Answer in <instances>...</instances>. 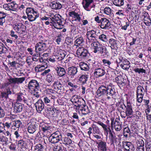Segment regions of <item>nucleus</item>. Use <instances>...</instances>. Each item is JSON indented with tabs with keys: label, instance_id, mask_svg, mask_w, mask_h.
Here are the masks:
<instances>
[{
	"label": "nucleus",
	"instance_id": "obj_35",
	"mask_svg": "<svg viewBox=\"0 0 151 151\" xmlns=\"http://www.w3.org/2000/svg\"><path fill=\"white\" fill-rule=\"evenodd\" d=\"M109 42L111 49H116L117 48V41L116 40L113 38H111L109 39Z\"/></svg>",
	"mask_w": 151,
	"mask_h": 151
},
{
	"label": "nucleus",
	"instance_id": "obj_10",
	"mask_svg": "<svg viewBox=\"0 0 151 151\" xmlns=\"http://www.w3.org/2000/svg\"><path fill=\"white\" fill-rule=\"evenodd\" d=\"M69 16L72 17V21L73 22L75 23V22H80L82 19L81 17L82 16L80 13H79L76 12L75 11H72L69 12Z\"/></svg>",
	"mask_w": 151,
	"mask_h": 151
},
{
	"label": "nucleus",
	"instance_id": "obj_43",
	"mask_svg": "<svg viewBox=\"0 0 151 151\" xmlns=\"http://www.w3.org/2000/svg\"><path fill=\"white\" fill-rule=\"evenodd\" d=\"M79 109L82 114L83 115H86L89 113V110L88 106L86 105Z\"/></svg>",
	"mask_w": 151,
	"mask_h": 151
},
{
	"label": "nucleus",
	"instance_id": "obj_50",
	"mask_svg": "<svg viewBox=\"0 0 151 151\" xmlns=\"http://www.w3.org/2000/svg\"><path fill=\"white\" fill-rule=\"evenodd\" d=\"M99 39L102 42H106L108 41V37L104 34L101 35L99 36Z\"/></svg>",
	"mask_w": 151,
	"mask_h": 151
},
{
	"label": "nucleus",
	"instance_id": "obj_32",
	"mask_svg": "<svg viewBox=\"0 0 151 151\" xmlns=\"http://www.w3.org/2000/svg\"><path fill=\"white\" fill-rule=\"evenodd\" d=\"M39 14L38 12L36 11L34 13L27 17L28 19L30 22H33L39 17Z\"/></svg>",
	"mask_w": 151,
	"mask_h": 151
},
{
	"label": "nucleus",
	"instance_id": "obj_6",
	"mask_svg": "<svg viewBox=\"0 0 151 151\" xmlns=\"http://www.w3.org/2000/svg\"><path fill=\"white\" fill-rule=\"evenodd\" d=\"M25 78L24 77L14 78L10 76L9 78L8 79L9 82L4 83L3 85V87L5 88H6L11 84H22L25 81Z\"/></svg>",
	"mask_w": 151,
	"mask_h": 151
},
{
	"label": "nucleus",
	"instance_id": "obj_12",
	"mask_svg": "<svg viewBox=\"0 0 151 151\" xmlns=\"http://www.w3.org/2000/svg\"><path fill=\"white\" fill-rule=\"evenodd\" d=\"M107 86L102 85L99 87L97 91V95L102 98L106 97Z\"/></svg>",
	"mask_w": 151,
	"mask_h": 151
},
{
	"label": "nucleus",
	"instance_id": "obj_46",
	"mask_svg": "<svg viewBox=\"0 0 151 151\" xmlns=\"http://www.w3.org/2000/svg\"><path fill=\"white\" fill-rule=\"evenodd\" d=\"M131 131L132 134H137L138 129L137 125L134 124L132 123L131 124Z\"/></svg>",
	"mask_w": 151,
	"mask_h": 151
},
{
	"label": "nucleus",
	"instance_id": "obj_42",
	"mask_svg": "<svg viewBox=\"0 0 151 151\" xmlns=\"http://www.w3.org/2000/svg\"><path fill=\"white\" fill-rule=\"evenodd\" d=\"M18 29V32L19 33L24 32L25 30L26 27L21 23L17 24Z\"/></svg>",
	"mask_w": 151,
	"mask_h": 151
},
{
	"label": "nucleus",
	"instance_id": "obj_14",
	"mask_svg": "<svg viewBox=\"0 0 151 151\" xmlns=\"http://www.w3.org/2000/svg\"><path fill=\"white\" fill-rule=\"evenodd\" d=\"M124 107L126 108L125 111L127 115V117H129L130 116H132L133 114V111L132 107L130 101L127 100L126 104H123Z\"/></svg>",
	"mask_w": 151,
	"mask_h": 151
},
{
	"label": "nucleus",
	"instance_id": "obj_18",
	"mask_svg": "<svg viewBox=\"0 0 151 151\" xmlns=\"http://www.w3.org/2000/svg\"><path fill=\"white\" fill-rule=\"evenodd\" d=\"M100 26L101 29H108L111 24L110 21L105 18H101V22Z\"/></svg>",
	"mask_w": 151,
	"mask_h": 151
},
{
	"label": "nucleus",
	"instance_id": "obj_39",
	"mask_svg": "<svg viewBox=\"0 0 151 151\" xmlns=\"http://www.w3.org/2000/svg\"><path fill=\"white\" fill-rule=\"evenodd\" d=\"M79 66L81 70L85 71H88L90 69L89 65L85 63L81 62L80 63Z\"/></svg>",
	"mask_w": 151,
	"mask_h": 151
},
{
	"label": "nucleus",
	"instance_id": "obj_40",
	"mask_svg": "<svg viewBox=\"0 0 151 151\" xmlns=\"http://www.w3.org/2000/svg\"><path fill=\"white\" fill-rule=\"evenodd\" d=\"M53 86L54 88L57 91L62 90L63 89V87L60 82L59 81H55L54 82Z\"/></svg>",
	"mask_w": 151,
	"mask_h": 151
},
{
	"label": "nucleus",
	"instance_id": "obj_63",
	"mask_svg": "<svg viewBox=\"0 0 151 151\" xmlns=\"http://www.w3.org/2000/svg\"><path fill=\"white\" fill-rule=\"evenodd\" d=\"M144 23L146 26H149L151 25V19L150 17L144 19Z\"/></svg>",
	"mask_w": 151,
	"mask_h": 151
},
{
	"label": "nucleus",
	"instance_id": "obj_3",
	"mask_svg": "<svg viewBox=\"0 0 151 151\" xmlns=\"http://www.w3.org/2000/svg\"><path fill=\"white\" fill-rule=\"evenodd\" d=\"M28 88L29 91L37 98L40 97L39 91L40 90L39 83L36 80H31L28 84Z\"/></svg>",
	"mask_w": 151,
	"mask_h": 151
},
{
	"label": "nucleus",
	"instance_id": "obj_34",
	"mask_svg": "<svg viewBox=\"0 0 151 151\" xmlns=\"http://www.w3.org/2000/svg\"><path fill=\"white\" fill-rule=\"evenodd\" d=\"M82 99V98H81L80 96L77 95H75L72 97L70 101L73 105L76 106L80 101V99Z\"/></svg>",
	"mask_w": 151,
	"mask_h": 151
},
{
	"label": "nucleus",
	"instance_id": "obj_38",
	"mask_svg": "<svg viewBox=\"0 0 151 151\" xmlns=\"http://www.w3.org/2000/svg\"><path fill=\"white\" fill-rule=\"evenodd\" d=\"M145 90L142 86L139 85L137 86L136 91L137 94L139 96H144L145 92Z\"/></svg>",
	"mask_w": 151,
	"mask_h": 151
},
{
	"label": "nucleus",
	"instance_id": "obj_16",
	"mask_svg": "<svg viewBox=\"0 0 151 151\" xmlns=\"http://www.w3.org/2000/svg\"><path fill=\"white\" fill-rule=\"evenodd\" d=\"M17 100L21 102H23L27 105H29V101L27 95L22 93H19L17 94Z\"/></svg>",
	"mask_w": 151,
	"mask_h": 151
},
{
	"label": "nucleus",
	"instance_id": "obj_30",
	"mask_svg": "<svg viewBox=\"0 0 151 151\" xmlns=\"http://www.w3.org/2000/svg\"><path fill=\"white\" fill-rule=\"evenodd\" d=\"M55 70L57 72L58 76L60 77H63L66 74V71L65 69L60 66L57 67Z\"/></svg>",
	"mask_w": 151,
	"mask_h": 151
},
{
	"label": "nucleus",
	"instance_id": "obj_53",
	"mask_svg": "<svg viewBox=\"0 0 151 151\" xmlns=\"http://www.w3.org/2000/svg\"><path fill=\"white\" fill-rule=\"evenodd\" d=\"M93 134H99L101 132L98 127L95 125H93L92 126Z\"/></svg>",
	"mask_w": 151,
	"mask_h": 151
},
{
	"label": "nucleus",
	"instance_id": "obj_31",
	"mask_svg": "<svg viewBox=\"0 0 151 151\" xmlns=\"http://www.w3.org/2000/svg\"><path fill=\"white\" fill-rule=\"evenodd\" d=\"M23 105L20 103H16L14 104V112L15 113H19L21 112L23 109Z\"/></svg>",
	"mask_w": 151,
	"mask_h": 151
},
{
	"label": "nucleus",
	"instance_id": "obj_56",
	"mask_svg": "<svg viewBox=\"0 0 151 151\" xmlns=\"http://www.w3.org/2000/svg\"><path fill=\"white\" fill-rule=\"evenodd\" d=\"M44 148L42 145L41 144H37L35 147L34 151H43Z\"/></svg>",
	"mask_w": 151,
	"mask_h": 151
},
{
	"label": "nucleus",
	"instance_id": "obj_51",
	"mask_svg": "<svg viewBox=\"0 0 151 151\" xmlns=\"http://www.w3.org/2000/svg\"><path fill=\"white\" fill-rule=\"evenodd\" d=\"M7 50V49L6 47L4 44L0 42V54H1L6 53Z\"/></svg>",
	"mask_w": 151,
	"mask_h": 151
},
{
	"label": "nucleus",
	"instance_id": "obj_27",
	"mask_svg": "<svg viewBox=\"0 0 151 151\" xmlns=\"http://www.w3.org/2000/svg\"><path fill=\"white\" fill-rule=\"evenodd\" d=\"M47 66V63L46 62H44L41 65H37L35 68V70L37 72H42L46 68Z\"/></svg>",
	"mask_w": 151,
	"mask_h": 151
},
{
	"label": "nucleus",
	"instance_id": "obj_44",
	"mask_svg": "<svg viewBox=\"0 0 151 151\" xmlns=\"http://www.w3.org/2000/svg\"><path fill=\"white\" fill-rule=\"evenodd\" d=\"M9 6L10 8V10L17 11L18 9V5L15 2H12L9 3Z\"/></svg>",
	"mask_w": 151,
	"mask_h": 151
},
{
	"label": "nucleus",
	"instance_id": "obj_1",
	"mask_svg": "<svg viewBox=\"0 0 151 151\" xmlns=\"http://www.w3.org/2000/svg\"><path fill=\"white\" fill-rule=\"evenodd\" d=\"M94 53L99 54L104 56H108L109 52L106 48L98 41H94L90 44Z\"/></svg>",
	"mask_w": 151,
	"mask_h": 151
},
{
	"label": "nucleus",
	"instance_id": "obj_5",
	"mask_svg": "<svg viewBox=\"0 0 151 151\" xmlns=\"http://www.w3.org/2000/svg\"><path fill=\"white\" fill-rule=\"evenodd\" d=\"M97 123L102 126L104 130L106 132L107 134L108 132V129L110 130L109 132L110 135L109 136V138L111 141V145L113 144L114 143H116L117 142V138L115 136L113 135L110 130V128L109 127H108L107 125L100 121H98Z\"/></svg>",
	"mask_w": 151,
	"mask_h": 151
},
{
	"label": "nucleus",
	"instance_id": "obj_37",
	"mask_svg": "<svg viewBox=\"0 0 151 151\" xmlns=\"http://www.w3.org/2000/svg\"><path fill=\"white\" fill-rule=\"evenodd\" d=\"M50 126L47 123H44L42 125H40V130H42L44 132H45L51 129Z\"/></svg>",
	"mask_w": 151,
	"mask_h": 151
},
{
	"label": "nucleus",
	"instance_id": "obj_36",
	"mask_svg": "<svg viewBox=\"0 0 151 151\" xmlns=\"http://www.w3.org/2000/svg\"><path fill=\"white\" fill-rule=\"evenodd\" d=\"M102 62L103 65L107 66L111 69H114L113 65V62H111L108 60L104 59L102 60Z\"/></svg>",
	"mask_w": 151,
	"mask_h": 151
},
{
	"label": "nucleus",
	"instance_id": "obj_60",
	"mask_svg": "<svg viewBox=\"0 0 151 151\" xmlns=\"http://www.w3.org/2000/svg\"><path fill=\"white\" fill-rule=\"evenodd\" d=\"M18 145L21 148H23L25 147L26 143L24 141L20 139L18 141Z\"/></svg>",
	"mask_w": 151,
	"mask_h": 151
},
{
	"label": "nucleus",
	"instance_id": "obj_55",
	"mask_svg": "<svg viewBox=\"0 0 151 151\" xmlns=\"http://www.w3.org/2000/svg\"><path fill=\"white\" fill-rule=\"evenodd\" d=\"M35 52L36 53L32 55V60L33 61H37L39 59V58L40 56V54L37 51Z\"/></svg>",
	"mask_w": 151,
	"mask_h": 151
},
{
	"label": "nucleus",
	"instance_id": "obj_8",
	"mask_svg": "<svg viewBox=\"0 0 151 151\" xmlns=\"http://www.w3.org/2000/svg\"><path fill=\"white\" fill-rule=\"evenodd\" d=\"M111 129L114 127L115 130L117 131H119L121 129L122 124H121L119 119L116 118L114 120V118H111Z\"/></svg>",
	"mask_w": 151,
	"mask_h": 151
},
{
	"label": "nucleus",
	"instance_id": "obj_48",
	"mask_svg": "<svg viewBox=\"0 0 151 151\" xmlns=\"http://www.w3.org/2000/svg\"><path fill=\"white\" fill-rule=\"evenodd\" d=\"M131 133V130L129 129V127H126L124 128L123 135L124 136L126 137H128Z\"/></svg>",
	"mask_w": 151,
	"mask_h": 151
},
{
	"label": "nucleus",
	"instance_id": "obj_23",
	"mask_svg": "<svg viewBox=\"0 0 151 151\" xmlns=\"http://www.w3.org/2000/svg\"><path fill=\"white\" fill-rule=\"evenodd\" d=\"M115 81L119 86H123L126 85L127 80L124 79L121 75L118 76L115 78Z\"/></svg>",
	"mask_w": 151,
	"mask_h": 151
},
{
	"label": "nucleus",
	"instance_id": "obj_62",
	"mask_svg": "<svg viewBox=\"0 0 151 151\" xmlns=\"http://www.w3.org/2000/svg\"><path fill=\"white\" fill-rule=\"evenodd\" d=\"M134 70L136 73H145L146 72L145 70L141 68H136L134 69Z\"/></svg>",
	"mask_w": 151,
	"mask_h": 151
},
{
	"label": "nucleus",
	"instance_id": "obj_26",
	"mask_svg": "<svg viewBox=\"0 0 151 151\" xmlns=\"http://www.w3.org/2000/svg\"><path fill=\"white\" fill-rule=\"evenodd\" d=\"M93 1V0H83L82 4L84 9L87 11H90L91 9L90 5Z\"/></svg>",
	"mask_w": 151,
	"mask_h": 151
},
{
	"label": "nucleus",
	"instance_id": "obj_11",
	"mask_svg": "<svg viewBox=\"0 0 151 151\" xmlns=\"http://www.w3.org/2000/svg\"><path fill=\"white\" fill-rule=\"evenodd\" d=\"M96 32L95 30H92L87 31L86 37L88 39V42L90 43L94 42L96 38Z\"/></svg>",
	"mask_w": 151,
	"mask_h": 151
},
{
	"label": "nucleus",
	"instance_id": "obj_59",
	"mask_svg": "<svg viewBox=\"0 0 151 151\" xmlns=\"http://www.w3.org/2000/svg\"><path fill=\"white\" fill-rule=\"evenodd\" d=\"M46 93L50 94L49 95H54L56 93V91L51 88H47L46 89Z\"/></svg>",
	"mask_w": 151,
	"mask_h": 151
},
{
	"label": "nucleus",
	"instance_id": "obj_22",
	"mask_svg": "<svg viewBox=\"0 0 151 151\" xmlns=\"http://www.w3.org/2000/svg\"><path fill=\"white\" fill-rule=\"evenodd\" d=\"M37 125L35 122L31 121L28 124V131L30 133L33 134L36 131Z\"/></svg>",
	"mask_w": 151,
	"mask_h": 151
},
{
	"label": "nucleus",
	"instance_id": "obj_61",
	"mask_svg": "<svg viewBox=\"0 0 151 151\" xmlns=\"http://www.w3.org/2000/svg\"><path fill=\"white\" fill-rule=\"evenodd\" d=\"M93 68L95 70H97L99 68H100L101 65L100 63L98 62H95L93 64Z\"/></svg>",
	"mask_w": 151,
	"mask_h": 151
},
{
	"label": "nucleus",
	"instance_id": "obj_47",
	"mask_svg": "<svg viewBox=\"0 0 151 151\" xmlns=\"http://www.w3.org/2000/svg\"><path fill=\"white\" fill-rule=\"evenodd\" d=\"M86 105V103L84 99L82 98L80 99L79 102L76 106L77 108H78L79 109L82 108L83 106Z\"/></svg>",
	"mask_w": 151,
	"mask_h": 151
},
{
	"label": "nucleus",
	"instance_id": "obj_41",
	"mask_svg": "<svg viewBox=\"0 0 151 151\" xmlns=\"http://www.w3.org/2000/svg\"><path fill=\"white\" fill-rule=\"evenodd\" d=\"M6 17V15L5 13L0 12V26H3L5 23Z\"/></svg>",
	"mask_w": 151,
	"mask_h": 151
},
{
	"label": "nucleus",
	"instance_id": "obj_28",
	"mask_svg": "<svg viewBox=\"0 0 151 151\" xmlns=\"http://www.w3.org/2000/svg\"><path fill=\"white\" fill-rule=\"evenodd\" d=\"M105 73V70L104 69L100 68L97 70H95L94 74L96 78H99L104 76Z\"/></svg>",
	"mask_w": 151,
	"mask_h": 151
},
{
	"label": "nucleus",
	"instance_id": "obj_24",
	"mask_svg": "<svg viewBox=\"0 0 151 151\" xmlns=\"http://www.w3.org/2000/svg\"><path fill=\"white\" fill-rule=\"evenodd\" d=\"M123 147L127 151H133L135 149L133 145L129 142H124L123 143Z\"/></svg>",
	"mask_w": 151,
	"mask_h": 151
},
{
	"label": "nucleus",
	"instance_id": "obj_13",
	"mask_svg": "<svg viewBox=\"0 0 151 151\" xmlns=\"http://www.w3.org/2000/svg\"><path fill=\"white\" fill-rule=\"evenodd\" d=\"M47 47L46 44L43 42V41L41 40V41L37 43L35 46V52L37 51L41 52H44L47 50Z\"/></svg>",
	"mask_w": 151,
	"mask_h": 151
},
{
	"label": "nucleus",
	"instance_id": "obj_21",
	"mask_svg": "<svg viewBox=\"0 0 151 151\" xmlns=\"http://www.w3.org/2000/svg\"><path fill=\"white\" fill-rule=\"evenodd\" d=\"M36 109L38 113H40L44 108V104L41 99L39 100L35 104Z\"/></svg>",
	"mask_w": 151,
	"mask_h": 151
},
{
	"label": "nucleus",
	"instance_id": "obj_54",
	"mask_svg": "<svg viewBox=\"0 0 151 151\" xmlns=\"http://www.w3.org/2000/svg\"><path fill=\"white\" fill-rule=\"evenodd\" d=\"M84 42V40L81 37H79L76 39L75 41V43L77 44L76 45H80Z\"/></svg>",
	"mask_w": 151,
	"mask_h": 151
},
{
	"label": "nucleus",
	"instance_id": "obj_57",
	"mask_svg": "<svg viewBox=\"0 0 151 151\" xmlns=\"http://www.w3.org/2000/svg\"><path fill=\"white\" fill-rule=\"evenodd\" d=\"M36 11L32 8H27L26 10V12L28 17Z\"/></svg>",
	"mask_w": 151,
	"mask_h": 151
},
{
	"label": "nucleus",
	"instance_id": "obj_7",
	"mask_svg": "<svg viewBox=\"0 0 151 151\" xmlns=\"http://www.w3.org/2000/svg\"><path fill=\"white\" fill-rule=\"evenodd\" d=\"M62 139L61 132L59 131L53 133L49 137L48 140L52 144H55L59 142Z\"/></svg>",
	"mask_w": 151,
	"mask_h": 151
},
{
	"label": "nucleus",
	"instance_id": "obj_45",
	"mask_svg": "<svg viewBox=\"0 0 151 151\" xmlns=\"http://www.w3.org/2000/svg\"><path fill=\"white\" fill-rule=\"evenodd\" d=\"M88 77V76L87 75H83L79 78V80L81 81L82 84H85L86 83Z\"/></svg>",
	"mask_w": 151,
	"mask_h": 151
},
{
	"label": "nucleus",
	"instance_id": "obj_49",
	"mask_svg": "<svg viewBox=\"0 0 151 151\" xmlns=\"http://www.w3.org/2000/svg\"><path fill=\"white\" fill-rule=\"evenodd\" d=\"M113 4L118 6H121L124 5V0H113Z\"/></svg>",
	"mask_w": 151,
	"mask_h": 151
},
{
	"label": "nucleus",
	"instance_id": "obj_64",
	"mask_svg": "<svg viewBox=\"0 0 151 151\" xmlns=\"http://www.w3.org/2000/svg\"><path fill=\"white\" fill-rule=\"evenodd\" d=\"M136 145H142L144 146V142L143 140L141 139H137L136 141Z\"/></svg>",
	"mask_w": 151,
	"mask_h": 151
},
{
	"label": "nucleus",
	"instance_id": "obj_25",
	"mask_svg": "<svg viewBox=\"0 0 151 151\" xmlns=\"http://www.w3.org/2000/svg\"><path fill=\"white\" fill-rule=\"evenodd\" d=\"M50 5L52 9L55 10L60 9L62 7V4L57 0L52 1Z\"/></svg>",
	"mask_w": 151,
	"mask_h": 151
},
{
	"label": "nucleus",
	"instance_id": "obj_33",
	"mask_svg": "<svg viewBox=\"0 0 151 151\" xmlns=\"http://www.w3.org/2000/svg\"><path fill=\"white\" fill-rule=\"evenodd\" d=\"M104 12L109 16L110 19H112L114 17V14L111 9L109 7H105L104 9Z\"/></svg>",
	"mask_w": 151,
	"mask_h": 151
},
{
	"label": "nucleus",
	"instance_id": "obj_58",
	"mask_svg": "<svg viewBox=\"0 0 151 151\" xmlns=\"http://www.w3.org/2000/svg\"><path fill=\"white\" fill-rule=\"evenodd\" d=\"M63 142L65 145H69L72 143V140L68 137H65L63 139Z\"/></svg>",
	"mask_w": 151,
	"mask_h": 151
},
{
	"label": "nucleus",
	"instance_id": "obj_2",
	"mask_svg": "<svg viewBox=\"0 0 151 151\" xmlns=\"http://www.w3.org/2000/svg\"><path fill=\"white\" fill-rule=\"evenodd\" d=\"M50 17L51 22L50 25H52L58 29H61L63 27L64 25L61 19V16L59 14H51Z\"/></svg>",
	"mask_w": 151,
	"mask_h": 151
},
{
	"label": "nucleus",
	"instance_id": "obj_17",
	"mask_svg": "<svg viewBox=\"0 0 151 151\" xmlns=\"http://www.w3.org/2000/svg\"><path fill=\"white\" fill-rule=\"evenodd\" d=\"M56 96L54 95H47L43 96V101L47 105H50L54 102Z\"/></svg>",
	"mask_w": 151,
	"mask_h": 151
},
{
	"label": "nucleus",
	"instance_id": "obj_9",
	"mask_svg": "<svg viewBox=\"0 0 151 151\" xmlns=\"http://www.w3.org/2000/svg\"><path fill=\"white\" fill-rule=\"evenodd\" d=\"M119 63L121 67L124 70H128L130 66V62L127 59L121 57H119Z\"/></svg>",
	"mask_w": 151,
	"mask_h": 151
},
{
	"label": "nucleus",
	"instance_id": "obj_52",
	"mask_svg": "<svg viewBox=\"0 0 151 151\" xmlns=\"http://www.w3.org/2000/svg\"><path fill=\"white\" fill-rule=\"evenodd\" d=\"M22 123L19 120H15L12 121V127L15 126L17 128H19L21 125H22Z\"/></svg>",
	"mask_w": 151,
	"mask_h": 151
},
{
	"label": "nucleus",
	"instance_id": "obj_19",
	"mask_svg": "<svg viewBox=\"0 0 151 151\" xmlns=\"http://www.w3.org/2000/svg\"><path fill=\"white\" fill-rule=\"evenodd\" d=\"M88 52V50L83 47H79L76 52L77 55L81 58L86 57L87 55Z\"/></svg>",
	"mask_w": 151,
	"mask_h": 151
},
{
	"label": "nucleus",
	"instance_id": "obj_4",
	"mask_svg": "<svg viewBox=\"0 0 151 151\" xmlns=\"http://www.w3.org/2000/svg\"><path fill=\"white\" fill-rule=\"evenodd\" d=\"M54 52L56 56L49 58H48V61L54 63L57 59L59 61L63 59L66 55V52L62 50L60 47L58 46L55 48Z\"/></svg>",
	"mask_w": 151,
	"mask_h": 151
},
{
	"label": "nucleus",
	"instance_id": "obj_29",
	"mask_svg": "<svg viewBox=\"0 0 151 151\" xmlns=\"http://www.w3.org/2000/svg\"><path fill=\"white\" fill-rule=\"evenodd\" d=\"M78 68L76 67L71 66L68 68V75L72 77H74L78 72Z\"/></svg>",
	"mask_w": 151,
	"mask_h": 151
},
{
	"label": "nucleus",
	"instance_id": "obj_15",
	"mask_svg": "<svg viewBox=\"0 0 151 151\" xmlns=\"http://www.w3.org/2000/svg\"><path fill=\"white\" fill-rule=\"evenodd\" d=\"M97 145V147L99 151H107L108 147L106 142L101 140L96 142Z\"/></svg>",
	"mask_w": 151,
	"mask_h": 151
},
{
	"label": "nucleus",
	"instance_id": "obj_20",
	"mask_svg": "<svg viewBox=\"0 0 151 151\" xmlns=\"http://www.w3.org/2000/svg\"><path fill=\"white\" fill-rule=\"evenodd\" d=\"M116 93V91L114 87L111 86H107L106 97L108 99H111Z\"/></svg>",
	"mask_w": 151,
	"mask_h": 151
}]
</instances>
